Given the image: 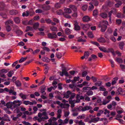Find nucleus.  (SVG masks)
Wrapping results in <instances>:
<instances>
[{
	"label": "nucleus",
	"mask_w": 125,
	"mask_h": 125,
	"mask_svg": "<svg viewBox=\"0 0 125 125\" xmlns=\"http://www.w3.org/2000/svg\"><path fill=\"white\" fill-rule=\"evenodd\" d=\"M75 94L74 93H72L71 91L68 90L65 93L63 94L64 97L63 98H68L70 97L69 99V102H73L72 99H73L75 96Z\"/></svg>",
	"instance_id": "1"
},
{
	"label": "nucleus",
	"mask_w": 125,
	"mask_h": 125,
	"mask_svg": "<svg viewBox=\"0 0 125 125\" xmlns=\"http://www.w3.org/2000/svg\"><path fill=\"white\" fill-rule=\"evenodd\" d=\"M47 36L48 38L51 39H54L57 37L56 33L54 32L49 33Z\"/></svg>",
	"instance_id": "2"
},
{
	"label": "nucleus",
	"mask_w": 125,
	"mask_h": 125,
	"mask_svg": "<svg viewBox=\"0 0 125 125\" xmlns=\"http://www.w3.org/2000/svg\"><path fill=\"white\" fill-rule=\"evenodd\" d=\"M90 26L91 25L89 24H83L81 25L83 29L85 31H87L89 28Z\"/></svg>",
	"instance_id": "3"
},
{
	"label": "nucleus",
	"mask_w": 125,
	"mask_h": 125,
	"mask_svg": "<svg viewBox=\"0 0 125 125\" xmlns=\"http://www.w3.org/2000/svg\"><path fill=\"white\" fill-rule=\"evenodd\" d=\"M69 69L66 68L65 67L64 68V69H62V74L64 75L66 77H68L69 76V74L68 72L66 71H68Z\"/></svg>",
	"instance_id": "4"
},
{
	"label": "nucleus",
	"mask_w": 125,
	"mask_h": 125,
	"mask_svg": "<svg viewBox=\"0 0 125 125\" xmlns=\"http://www.w3.org/2000/svg\"><path fill=\"white\" fill-rule=\"evenodd\" d=\"M41 8L44 10H47L50 9V6L48 5H44L42 6Z\"/></svg>",
	"instance_id": "5"
},
{
	"label": "nucleus",
	"mask_w": 125,
	"mask_h": 125,
	"mask_svg": "<svg viewBox=\"0 0 125 125\" xmlns=\"http://www.w3.org/2000/svg\"><path fill=\"white\" fill-rule=\"evenodd\" d=\"M40 89L41 90L40 92L41 93L44 95L46 94V93L45 92L46 90L45 86L42 85L40 87Z\"/></svg>",
	"instance_id": "6"
},
{
	"label": "nucleus",
	"mask_w": 125,
	"mask_h": 125,
	"mask_svg": "<svg viewBox=\"0 0 125 125\" xmlns=\"http://www.w3.org/2000/svg\"><path fill=\"white\" fill-rule=\"evenodd\" d=\"M100 27L101 28V31L102 32H104L107 28V25L104 24L102 25Z\"/></svg>",
	"instance_id": "7"
},
{
	"label": "nucleus",
	"mask_w": 125,
	"mask_h": 125,
	"mask_svg": "<svg viewBox=\"0 0 125 125\" xmlns=\"http://www.w3.org/2000/svg\"><path fill=\"white\" fill-rule=\"evenodd\" d=\"M91 19L88 16H85L83 17V21L85 22H88L90 21Z\"/></svg>",
	"instance_id": "8"
},
{
	"label": "nucleus",
	"mask_w": 125,
	"mask_h": 125,
	"mask_svg": "<svg viewBox=\"0 0 125 125\" xmlns=\"http://www.w3.org/2000/svg\"><path fill=\"white\" fill-rule=\"evenodd\" d=\"M9 13L11 15H16L18 13V12L17 10H10Z\"/></svg>",
	"instance_id": "9"
},
{
	"label": "nucleus",
	"mask_w": 125,
	"mask_h": 125,
	"mask_svg": "<svg viewBox=\"0 0 125 125\" xmlns=\"http://www.w3.org/2000/svg\"><path fill=\"white\" fill-rule=\"evenodd\" d=\"M74 29L75 30H79L80 29V27L78 25V23L77 22H75L74 24Z\"/></svg>",
	"instance_id": "10"
},
{
	"label": "nucleus",
	"mask_w": 125,
	"mask_h": 125,
	"mask_svg": "<svg viewBox=\"0 0 125 125\" xmlns=\"http://www.w3.org/2000/svg\"><path fill=\"white\" fill-rule=\"evenodd\" d=\"M100 15L102 18L105 19L107 17V14L105 12H102L100 14Z\"/></svg>",
	"instance_id": "11"
},
{
	"label": "nucleus",
	"mask_w": 125,
	"mask_h": 125,
	"mask_svg": "<svg viewBox=\"0 0 125 125\" xmlns=\"http://www.w3.org/2000/svg\"><path fill=\"white\" fill-rule=\"evenodd\" d=\"M72 12L71 9L69 8H65L64 10L63 13H65L67 14H70Z\"/></svg>",
	"instance_id": "12"
},
{
	"label": "nucleus",
	"mask_w": 125,
	"mask_h": 125,
	"mask_svg": "<svg viewBox=\"0 0 125 125\" xmlns=\"http://www.w3.org/2000/svg\"><path fill=\"white\" fill-rule=\"evenodd\" d=\"M12 105V102H9L6 104L5 106H7V108H10L11 107Z\"/></svg>",
	"instance_id": "13"
},
{
	"label": "nucleus",
	"mask_w": 125,
	"mask_h": 125,
	"mask_svg": "<svg viewBox=\"0 0 125 125\" xmlns=\"http://www.w3.org/2000/svg\"><path fill=\"white\" fill-rule=\"evenodd\" d=\"M49 118V117L47 116L42 117L41 118H39L38 119V122H40L42 120H44V119H47Z\"/></svg>",
	"instance_id": "14"
},
{
	"label": "nucleus",
	"mask_w": 125,
	"mask_h": 125,
	"mask_svg": "<svg viewBox=\"0 0 125 125\" xmlns=\"http://www.w3.org/2000/svg\"><path fill=\"white\" fill-rule=\"evenodd\" d=\"M5 5L3 2H0V10H3L4 9Z\"/></svg>",
	"instance_id": "15"
},
{
	"label": "nucleus",
	"mask_w": 125,
	"mask_h": 125,
	"mask_svg": "<svg viewBox=\"0 0 125 125\" xmlns=\"http://www.w3.org/2000/svg\"><path fill=\"white\" fill-rule=\"evenodd\" d=\"M98 41L99 42L101 43H104L106 41L105 39L102 37H101L99 38L98 39Z\"/></svg>",
	"instance_id": "16"
},
{
	"label": "nucleus",
	"mask_w": 125,
	"mask_h": 125,
	"mask_svg": "<svg viewBox=\"0 0 125 125\" xmlns=\"http://www.w3.org/2000/svg\"><path fill=\"white\" fill-rule=\"evenodd\" d=\"M91 108V107L88 106H86L84 107H83L82 111H84L86 110L90 109Z\"/></svg>",
	"instance_id": "17"
},
{
	"label": "nucleus",
	"mask_w": 125,
	"mask_h": 125,
	"mask_svg": "<svg viewBox=\"0 0 125 125\" xmlns=\"http://www.w3.org/2000/svg\"><path fill=\"white\" fill-rule=\"evenodd\" d=\"M124 43L123 42H120L119 43V46L120 49L121 50H123V48L124 46Z\"/></svg>",
	"instance_id": "18"
},
{
	"label": "nucleus",
	"mask_w": 125,
	"mask_h": 125,
	"mask_svg": "<svg viewBox=\"0 0 125 125\" xmlns=\"http://www.w3.org/2000/svg\"><path fill=\"white\" fill-rule=\"evenodd\" d=\"M98 12L97 10H95L93 11V15L96 17L98 15Z\"/></svg>",
	"instance_id": "19"
},
{
	"label": "nucleus",
	"mask_w": 125,
	"mask_h": 125,
	"mask_svg": "<svg viewBox=\"0 0 125 125\" xmlns=\"http://www.w3.org/2000/svg\"><path fill=\"white\" fill-rule=\"evenodd\" d=\"M14 21L16 23H19L20 22V20L18 17H15L14 19Z\"/></svg>",
	"instance_id": "20"
},
{
	"label": "nucleus",
	"mask_w": 125,
	"mask_h": 125,
	"mask_svg": "<svg viewBox=\"0 0 125 125\" xmlns=\"http://www.w3.org/2000/svg\"><path fill=\"white\" fill-rule=\"evenodd\" d=\"M107 5L109 7H111L114 4V3L109 0H107Z\"/></svg>",
	"instance_id": "21"
},
{
	"label": "nucleus",
	"mask_w": 125,
	"mask_h": 125,
	"mask_svg": "<svg viewBox=\"0 0 125 125\" xmlns=\"http://www.w3.org/2000/svg\"><path fill=\"white\" fill-rule=\"evenodd\" d=\"M90 118L92 119V122L93 123H94L95 122H97L99 121L100 119V118L99 117H97L94 118H92V117H91Z\"/></svg>",
	"instance_id": "22"
},
{
	"label": "nucleus",
	"mask_w": 125,
	"mask_h": 125,
	"mask_svg": "<svg viewBox=\"0 0 125 125\" xmlns=\"http://www.w3.org/2000/svg\"><path fill=\"white\" fill-rule=\"evenodd\" d=\"M83 92H85V91L88 90L90 91L91 90V87H84L83 88ZM86 92V91H85Z\"/></svg>",
	"instance_id": "23"
},
{
	"label": "nucleus",
	"mask_w": 125,
	"mask_h": 125,
	"mask_svg": "<svg viewBox=\"0 0 125 125\" xmlns=\"http://www.w3.org/2000/svg\"><path fill=\"white\" fill-rule=\"evenodd\" d=\"M39 24L38 22L35 23L33 25V27L35 30L36 29L39 27Z\"/></svg>",
	"instance_id": "24"
},
{
	"label": "nucleus",
	"mask_w": 125,
	"mask_h": 125,
	"mask_svg": "<svg viewBox=\"0 0 125 125\" xmlns=\"http://www.w3.org/2000/svg\"><path fill=\"white\" fill-rule=\"evenodd\" d=\"M16 33L18 35H22L23 32L21 30H17L16 31Z\"/></svg>",
	"instance_id": "25"
},
{
	"label": "nucleus",
	"mask_w": 125,
	"mask_h": 125,
	"mask_svg": "<svg viewBox=\"0 0 125 125\" xmlns=\"http://www.w3.org/2000/svg\"><path fill=\"white\" fill-rule=\"evenodd\" d=\"M13 21L11 20H8L5 23V24L6 25H11L13 24Z\"/></svg>",
	"instance_id": "26"
},
{
	"label": "nucleus",
	"mask_w": 125,
	"mask_h": 125,
	"mask_svg": "<svg viewBox=\"0 0 125 125\" xmlns=\"http://www.w3.org/2000/svg\"><path fill=\"white\" fill-rule=\"evenodd\" d=\"M63 14L64 17L65 18L68 19L70 18L71 17L68 14L66 13H63Z\"/></svg>",
	"instance_id": "27"
},
{
	"label": "nucleus",
	"mask_w": 125,
	"mask_h": 125,
	"mask_svg": "<svg viewBox=\"0 0 125 125\" xmlns=\"http://www.w3.org/2000/svg\"><path fill=\"white\" fill-rule=\"evenodd\" d=\"M15 84L17 87H20L21 86V84L19 80H17L15 82Z\"/></svg>",
	"instance_id": "28"
},
{
	"label": "nucleus",
	"mask_w": 125,
	"mask_h": 125,
	"mask_svg": "<svg viewBox=\"0 0 125 125\" xmlns=\"http://www.w3.org/2000/svg\"><path fill=\"white\" fill-rule=\"evenodd\" d=\"M70 8H71L74 11H76L77 10V9L76 7L73 5H70Z\"/></svg>",
	"instance_id": "29"
},
{
	"label": "nucleus",
	"mask_w": 125,
	"mask_h": 125,
	"mask_svg": "<svg viewBox=\"0 0 125 125\" xmlns=\"http://www.w3.org/2000/svg\"><path fill=\"white\" fill-rule=\"evenodd\" d=\"M113 11L112 10H111L108 12V17H109V19L110 21H111V15L113 13Z\"/></svg>",
	"instance_id": "30"
},
{
	"label": "nucleus",
	"mask_w": 125,
	"mask_h": 125,
	"mask_svg": "<svg viewBox=\"0 0 125 125\" xmlns=\"http://www.w3.org/2000/svg\"><path fill=\"white\" fill-rule=\"evenodd\" d=\"M13 73L14 72L13 71H10L7 73V75L8 77H10Z\"/></svg>",
	"instance_id": "31"
},
{
	"label": "nucleus",
	"mask_w": 125,
	"mask_h": 125,
	"mask_svg": "<svg viewBox=\"0 0 125 125\" xmlns=\"http://www.w3.org/2000/svg\"><path fill=\"white\" fill-rule=\"evenodd\" d=\"M65 33L67 34H69L71 33L70 30L68 28H66L65 30Z\"/></svg>",
	"instance_id": "32"
},
{
	"label": "nucleus",
	"mask_w": 125,
	"mask_h": 125,
	"mask_svg": "<svg viewBox=\"0 0 125 125\" xmlns=\"http://www.w3.org/2000/svg\"><path fill=\"white\" fill-rule=\"evenodd\" d=\"M33 30V28L32 27L30 26H27L26 28V30H25L26 32H27L29 31H32Z\"/></svg>",
	"instance_id": "33"
},
{
	"label": "nucleus",
	"mask_w": 125,
	"mask_h": 125,
	"mask_svg": "<svg viewBox=\"0 0 125 125\" xmlns=\"http://www.w3.org/2000/svg\"><path fill=\"white\" fill-rule=\"evenodd\" d=\"M99 49L101 51L104 52H108V51L106 50V48L102 47H101L99 48Z\"/></svg>",
	"instance_id": "34"
},
{
	"label": "nucleus",
	"mask_w": 125,
	"mask_h": 125,
	"mask_svg": "<svg viewBox=\"0 0 125 125\" xmlns=\"http://www.w3.org/2000/svg\"><path fill=\"white\" fill-rule=\"evenodd\" d=\"M29 12L27 11L26 12V13L25 12H23L22 14V16L23 17H24L25 16L27 17L29 15Z\"/></svg>",
	"instance_id": "35"
},
{
	"label": "nucleus",
	"mask_w": 125,
	"mask_h": 125,
	"mask_svg": "<svg viewBox=\"0 0 125 125\" xmlns=\"http://www.w3.org/2000/svg\"><path fill=\"white\" fill-rule=\"evenodd\" d=\"M102 82L101 81H98L97 82L95 83L94 84L96 86H100L102 84Z\"/></svg>",
	"instance_id": "36"
},
{
	"label": "nucleus",
	"mask_w": 125,
	"mask_h": 125,
	"mask_svg": "<svg viewBox=\"0 0 125 125\" xmlns=\"http://www.w3.org/2000/svg\"><path fill=\"white\" fill-rule=\"evenodd\" d=\"M19 95L23 99H25L26 98V95L23 94L22 93H20L19 94Z\"/></svg>",
	"instance_id": "37"
},
{
	"label": "nucleus",
	"mask_w": 125,
	"mask_h": 125,
	"mask_svg": "<svg viewBox=\"0 0 125 125\" xmlns=\"http://www.w3.org/2000/svg\"><path fill=\"white\" fill-rule=\"evenodd\" d=\"M92 2L95 6H96L98 5L99 3L97 0H92Z\"/></svg>",
	"instance_id": "38"
},
{
	"label": "nucleus",
	"mask_w": 125,
	"mask_h": 125,
	"mask_svg": "<svg viewBox=\"0 0 125 125\" xmlns=\"http://www.w3.org/2000/svg\"><path fill=\"white\" fill-rule=\"evenodd\" d=\"M27 58V57H26L24 58H23V57H22L21 59L19 61V62L20 63L23 62H24L26 60Z\"/></svg>",
	"instance_id": "39"
},
{
	"label": "nucleus",
	"mask_w": 125,
	"mask_h": 125,
	"mask_svg": "<svg viewBox=\"0 0 125 125\" xmlns=\"http://www.w3.org/2000/svg\"><path fill=\"white\" fill-rule=\"evenodd\" d=\"M57 58L59 59H60L62 56V54L59 52L56 53V54Z\"/></svg>",
	"instance_id": "40"
},
{
	"label": "nucleus",
	"mask_w": 125,
	"mask_h": 125,
	"mask_svg": "<svg viewBox=\"0 0 125 125\" xmlns=\"http://www.w3.org/2000/svg\"><path fill=\"white\" fill-rule=\"evenodd\" d=\"M117 91L118 92V94H120V95H122V94L121 93H122L123 92V90L122 89L120 88H119L118 89Z\"/></svg>",
	"instance_id": "41"
},
{
	"label": "nucleus",
	"mask_w": 125,
	"mask_h": 125,
	"mask_svg": "<svg viewBox=\"0 0 125 125\" xmlns=\"http://www.w3.org/2000/svg\"><path fill=\"white\" fill-rule=\"evenodd\" d=\"M61 4L59 2L56 3L55 5V8L57 9L60 8L61 6Z\"/></svg>",
	"instance_id": "42"
},
{
	"label": "nucleus",
	"mask_w": 125,
	"mask_h": 125,
	"mask_svg": "<svg viewBox=\"0 0 125 125\" xmlns=\"http://www.w3.org/2000/svg\"><path fill=\"white\" fill-rule=\"evenodd\" d=\"M94 6L93 5H91L89 7L88 9V10L89 11H92L94 9Z\"/></svg>",
	"instance_id": "43"
},
{
	"label": "nucleus",
	"mask_w": 125,
	"mask_h": 125,
	"mask_svg": "<svg viewBox=\"0 0 125 125\" xmlns=\"http://www.w3.org/2000/svg\"><path fill=\"white\" fill-rule=\"evenodd\" d=\"M9 93L10 94H12L13 95H16V93L14 91L12 90H10Z\"/></svg>",
	"instance_id": "44"
},
{
	"label": "nucleus",
	"mask_w": 125,
	"mask_h": 125,
	"mask_svg": "<svg viewBox=\"0 0 125 125\" xmlns=\"http://www.w3.org/2000/svg\"><path fill=\"white\" fill-rule=\"evenodd\" d=\"M80 95L79 94H77L76 96V102L77 103H79L80 101V99L79 98H80Z\"/></svg>",
	"instance_id": "45"
},
{
	"label": "nucleus",
	"mask_w": 125,
	"mask_h": 125,
	"mask_svg": "<svg viewBox=\"0 0 125 125\" xmlns=\"http://www.w3.org/2000/svg\"><path fill=\"white\" fill-rule=\"evenodd\" d=\"M86 92V94L88 96L92 95L93 94V92L91 91H88Z\"/></svg>",
	"instance_id": "46"
},
{
	"label": "nucleus",
	"mask_w": 125,
	"mask_h": 125,
	"mask_svg": "<svg viewBox=\"0 0 125 125\" xmlns=\"http://www.w3.org/2000/svg\"><path fill=\"white\" fill-rule=\"evenodd\" d=\"M116 24L118 25L120 24L122 22V20L120 19H118L116 21Z\"/></svg>",
	"instance_id": "47"
},
{
	"label": "nucleus",
	"mask_w": 125,
	"mask_h": 125,
	"mask_svg": "<svg viewBox=\"0 0 125 125\" xmlns=\"http://www.w3.org/2000/svg\"><path fill=\"white\" fill-rule=\"evenodd\" d=\"M84 55L85 57V58H87L89 55V53L88 52H85Z\"/></svg>",
	"instance_id": "48"
},
{
	"label": "nucleus",
	"mask_w": 125,
	"mask_h": 125,
	"mask_svg": "<svg viewBox=\"0 0 125 125\" xmlns=\"http://www.w3.org/2000/svg\"><path fill=\"white\" fill-rule=\"evenodd\" d=\"M42 60L45 62H50V60L49 58H42Z\"/></svg>",
	"instance_id": "49"
},
{
	"label": "nucleus",
	"mask_w": 125,
	"mask_h": 125,
	"mask_svg": "<svg viewBox=\"0 0 125 125\" xmlns=\"http://www.w3.org/2000/svg\"><path fill=\"white\" fill-rule=\"evenodd\" d=\"M115 61H116L118 62L119 63H122L123 62V60L121 59L118 58H117L116 59Z\"/></svg>",
	"instance_id": "50"
},
{
	"label": "nucleus",
	"mask_w": 125,
	"mask_h": 125,
	"mask_svg": "<svg viewBox=\"0 0 125 125\" xmlns=\"http://www.w3.org/2000/svg\"><path fill=\"white\" fill-rule=\"evenodd\" d=\"M57 13L58 14L61 15L62 14H63V11L62 10H58L57 11Z\"/></svg>",
	"instance_id": "51"
},
{
	"label": "nucleus",
	"mask_w": 125,
	"mask_h": 125,
	"mask_svg": "<svg viewBox=\"0 0 125 125\" xmlns=\"http://www.w3.org/2000/svg\"><path fill=\"white\" fill-rule=\"evenodd\" d=\"M40 51V50L39 49H36V50L33 51L32 53L33 55H34L39 52Z\"/></svg>",
	"instance_id": "52"
},
{
	"label": "nucleus",
	"mask_w": 125,
	"mask_h": 125,
	"mask_svg": "<svg viewBox=\"0 0 125 125\" xmlns=\"http://www.w3.org/2000/svg\"><path fill=\"white\" fill-rule=\"evenodd\" d=\"M122 4V2L120 1H119L115 4V6L116 7L118 8L119 6L121 5Z\"/></svg>",
	"instance_id": "53"
},
{
	"label": "nucleus",
	"mask_w": 125,
	"mask_h": 125,
	"mask_svg": "<svg viewBox=\"0 0 125 125\" xmlns=\"http://www.w3.org/2000/svg\"><path fill=\"white\" fill-rule=\"evenodd\" d=\"M0 15L3 18H7L6 15L5 14L2 12L0 13Z\"/></svg>",
	"instance_id": "54"
},
{
	"label": "nucleus",
	"mask_w": 125,
	"mask_h": 125,
	"mask_svg": "<svg viewBox=\"0 0 125 125\" xmlns=\"http://www.w3.org/2000/svg\"><path fill=\"white\" fill-rule=\"evenodd\" d=\"M85 117V115L84 114H83L82 115L79 116L77 117L78 119H83Z\"/></svg>",
	"instance_id": "55"
},
{
	"label": "nucleus",
	"mask_w": 125,
	"mask_h": 125,
	"mask_svg": "<svg viewBox=\"0 0 125 125\" xmlns=\"http://www.w3.org/2000/svg\"><path fill=\"white\" fill-rule=\"evenodd\" d=\"M91 42L92 44L97 46L98 47H99L100 46L99 44L96 42L92 41Z\"/></svg>",
	"instance_id": "56"
},
{
	"label": "nucleus",
	"mask_w": 125,
	"mask_h": 125,
	"mask_svg": "<svg viewBox=\"0 0 125 125\" xmlns=\"http://www.w3.org/2000/svg\"><path fill=\"white\" fill-rule=\"evenodd\" d=\"M6 30L8 32L10 31L11 30V28L10 25H6Z\"/></svg>",
	"instance_id": "57"
},
{
	"label": "nucleus",
	"mask_w": 125,
	"mask_h": 125,
	"mask_svg": "<svg viewBox=\"0 0 125 125\" xmlns=\"http://www.w3.org/2000/svg\"><path fill=\"white\" fill-rule=\"evenodd\" d=\"M88 35L89 37L91 38H92L93 37L92 33L91 32H88Z\"/></svg>",
	"instance_id": "58"
},
{
	"label": "nucleus",
	"mask_w": 125,
	"mask_h": 125,
	"mask_svg": "<svg viewBox=\"0 0 125 125\" xmlns=\"http://www.w3.org/2000/svg\"><path fill=\"white\" fill-rule=\"evenodd\" d=\"M87 8V6L86 5H84L82 6V9L83 11H85L86 10Z\"/></svg>",
	"instance_id": "59"
},
{
	"label": "nucleus",
	"mask_w": 125,
	"mask_h": 125,
	"mask_svg": "<svg viewBox=\"0 0 125 125\" xmlns=\"http://www.w3.org/2000/svg\"><path fill=\"white\" fill-rule=\"evenodd\" d=\"M8 71L6 69H3L0 71V72L1 73H7Z\"/></svg>",
	"instance_id": "60"
},
{
	"label": "nucleus",
	"mask_w": 125,
	"mask_h": 125,
	"mask_svg": "<svg viewBox=\"0 0 125 125\" xmlns=\"http://www.w3.org/2000/svg\"><path fill=\"white\" fill-rule=\"evenodd\" d=\"M42 12V10L40 9H37L35 11V12L37 13H41Z\"/></svg>",
	"instance_id": "61"
},
{
	"label": "nucleus",
	"mask_w": 125,
	"mask_h": 125,
	"mask_svg": "<svg viewBox=\"0 0 125 125\" xmlns=\"http://www.w3.org/2000/svg\"><path fill=\"white\" fill-rule=\"evenodd\" d=\"M84 99L85 100L88 102L90 100V97L87 96L86 95H85V97Z\"/></svg>",
	"instance_id": "62"
},
{
	"label": "nucleus",
	"mask_w": 125,
	"mask_h": 125,
	"mask_svg": "<svg viewBox=\"0 0 125 125\" xmlns=\"http://www.w3.org/2000/svg\"><path fill=\"white\" fill-rule=\"evenodd\" d=\"M51 30L52 31H57V28L55 27H53L51 28Z\"/></svg>",
	"instance_id": "63"
},
{
	"label": "nucleus",
	"mask_w": 125,
	"mask_h": 125,
	"mask_svg": "<svg viewBox=\"0 0 125 125\" xmlns=\"http://www.w3.org/2000/svg\"><path fill=\"white\" fill-rule=\"evenodd\" d=\"M75 85L74 84H70L69 85V87L72 89H73L75 88Z\"/></svg>",
	"instance_id": "64"
}]
</instances>
